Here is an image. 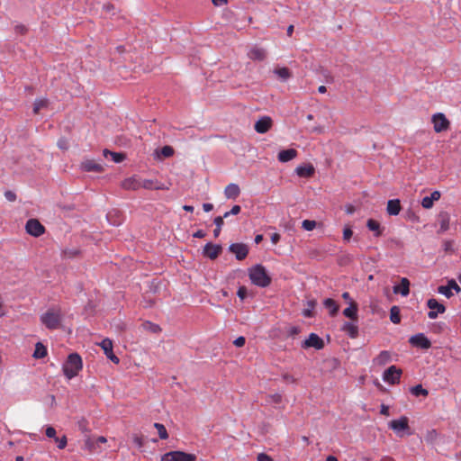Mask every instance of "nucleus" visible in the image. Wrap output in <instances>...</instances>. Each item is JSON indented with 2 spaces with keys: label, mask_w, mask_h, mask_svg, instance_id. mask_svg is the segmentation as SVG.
<instances>
[{
  "label": "nucleus",
  "mask_w": 461,
  "mask_h": 461,
  "mask_svg": "<svg viewBox=\"0 0 461 461\" xmlns=\"http://www.w3.org/2000/svg\"><path fill=\"white\" fill-rule=\"evenodd\" d=\"M41 323L49 330H58L61 327L62 313L60 309L50 308L41 316Z\"/></svg>",
  "instance_id": "1"
},
{
  "label": "nucleus",
  "mask_w": 461,
  "mask_h": 461,
  "mask_svg": "<svg viewBox=\"0 0 461 461\" xmlns=\"http://www.w3.org/2000/svg\"><path fill=\"white\" fill-rule=\"evenodd\" d=\"M249 279L255 285L267 287L271 283V277L267 275L262 265H257L249 270Z\"/></svg>",
  "instance_id": "2"
},
{
  "label": "nucleus",
  "mask_w": 461,
  "mask_h": 461,
  "mask_svg": "<svg viewBox=\"0 0 461 461\" xmlns=\"http://www.w3.org/2000/svg\"><path fill=\"white\" fill-rule=\"evenodd\" d=\"M81 357L77 353H72L68 357L67 361L63 365L64 375L71 379L77 375L78 372L82 369Z\"/></svg>",
  "instance_id": "3"
},
{
  "label": "nucleus",
  "mask_w": 461,
  "mask_h": 461,
  "mask_svg": "<svg viewBox=\"0 0 461 461\" xmlns=\"http://www.w3.org/2000/svg\"><path fill=\"white\" fill-rule=\"evenodd\" d=\"M389 428L393 429L399 437L411 435L409 426V419L406 416H402L398 420H393L388 424Z\"/></svg>",
  "instance_id": "4"
},
{
  "label": "nucleus",
  "mask_w": 461,
  "mask_h": 461,
  "mask_svg": "<svg viewBox=\"0 0 461 461\" xmlns=\"http://www.w3.org/2000/svg\"><path fill=\"white\" fill-rule=\"evenodd\" d=\"M195 459V455L183 451H170L161 457V461H194Z\"/></svg>",
  "instance_id": "5"
},
{
  "label": "nucleus",
  "mask_w": 461,
  "mask_h": 461,
  "mask_svg": "<svg viewBox=\"0 0 461 461\" xmlns=\"http://www.w3.org/2000/svg\"><path fill=\"white\" fill-rule=\"evenodd\" d=\"M431 122L433 123V129L437 133L446 131L450 127V122L442 113L433 114Z\"/></svg>",
  "instance_id": "6"
},
{
  "label": "nucleus",
  "mask_w": 461,
  "mask_h": 461,
  "mask_svg": "<svg viewBox=\"0 0 461 461\" xmlns=\"http://www.w3.org/2000/svg\"><path fill=\"white\" fill-rule=\"evenodd\" d=\"M402 373V369L395 366H391L384 372L383 379L390 384H399Z\"/></svg>",
  "instance_id": "7"
},
{
  "label": "nucleus",
  "mask_w": 461,
  "mask_h": 461,
  "mask_svg": "<svg viewBox=\"0 0 461 461\" xmlns=\"http://www.w3.org/2000/svg\"><path fill=\"white\" fill-rule=\"evenodd\" d=\"M25 229L30 235L34 237H39L45 231L44 226L37 219L28 220Z\"/></svg>",
  "instance_id": "8"
},
{
  "label": "nucleus",
  "mask_w": 461,
  "mask_h": 461,
  "mask_svg": "<svg viewBox=\"0 0 461 461\" xmlns=\"http://www.w3.org/2000/svg\"><path fill=\"white\" fill-rule=\"evenodd\" d=\"M427 306L430 309L428 312V317L431 320L436 319L438 313H444L446 312V307L434 298L428 300Z\"/></svg>",
  "instance_id": "9"
},
{
  "label": "nucleus",
  "mask_w": 461,
  "mask_h": 461,
  "mask_svg": "<svg viewBox=\"0 0 461 461\" xmlns=\"http://www.w3.org/2000/svg\"><path fill=\"white\" fill-rule=\"evenodd\" d=\"M409 342L412 346L422 349H429L431 347V342L423 333L411 336L409 339Z\"/></svg>",
  "instance_id": "10"
},
{
  "label": "nucleus",
  "mask_w": 461,
  "mask_h": 461,
  "mask_svg": "<svg viewBox=\"0 0 461 461\" xmlns=\"http://www.w3.org/2000/svg\"><path fill=\"white\" fill-rule=\"evenodd\" d=\"M272 126L273 120L269 116H263L255 122L254 129L258 133L263 134L267 132Z\"/></svg>",
  "instance_id": "11"
},
{
  "label": "nucleus",
  "mask_w": 461,
  "mask_h": 461,
  "mask_svg": "<svg viewBox=\"0 0 461 461\" xmlns=\"http://www.w3.org/2000/svg\"><path fill=\"white\" fill-rule=\"evenodd\" d=\"M230 251L235 254L238 260H243L249 254V248L243 243H233L229 248Z\"/></svg>",
  "instance_id": "12"
},
{
  "label": "nucleus",
  "mask_w": 461,
  "mask_h": 461,
  "mask_svg": "<svg viewBox=\"0 0 461 461\" xmlns=\"http://www.w3.org/2000/svg\"><path fill=\"white\" fill-rule=\"evenodd\" d=\"M222 248L221 245L207 243L203 248V256L210 258L215 259L221 253Z\"/></svg>",
  "instance_id": "13"
},
{
  "label": "nucleus",
  "mask_w": 461,
  "mask_h": 461,
  "mask_svg": "<svg viewBox=\"0 0 461 461\" xmlns=\"http://www.w3.org/2000/svg\"><path fill=\"white\" fill-rule=\"evenodd\" d=\"M122 187L125 190H132L136 191L141 188V178L138 176H132L131 177L125 178L122 182Z\"/></svg>",
  "instance_id": "14"
},
{
  "label": "nucleus",
  "mask_w": 461,
  "mask_h": 461,
  "mask_svg": "<svg viewBox=\"0 0 461 461\" xmlns=\"http://www.w3.org/2000/svg\"><path fill=\"white\" fill-rule=\"evenodd\" d=\"M303 347L314 348L316 349H321L324 347L323 340L315 333H311L307 339L304 340Z\"/></svg>",
  "instance_id": "15"
},
{
  "label": "nucleus",
  "mask_w": 461,
  "mask_h": 461,
  "mask_svg": "<svg viewBox=\"0 0 461 461\" xmlns=\"http://www.w3.org/2000/svg\"><path fill=\"white\" fill-rule=\"evenodd\" d=\"M248 57L255 61H263L267 58V51L263 48L254 46L248 52Z\"/></svg>",
  "instance_id": "16"
},
{
  "label": "nucleus",
  "mask_w": 461,
  "mask_h": 461,
  "mask_svg": "<svg viewBox=\"0 0 461 461\" xmlns=\"http://www.w3.org/2000/svg\"><path fill=\"white\" fill-rule=\"evenodd\" d=\"M295 173L300 177L309 178L315 173V168L312 164L300 165L295 168Z\"/></svg>",
  "instance_id": "17"
},
{
  "label": "nucleus",
  "mask_w": 461,
  "mask_h": 461,
  "mask_svg": "<svg viewBox=\"0 0 461 461\" xmlns=\"http://www.w3.org/2000/svg\"><path fill=\"white\" fill-rule=\"evenodd\" d=\"M141 188L148 190H166L168 189L164 184L154 179H141Z\"/></svg>",
  "instance_id": "18"
},
{
  "label": "nucleus",
  "mask_w": 461,
  "mask_h": 461,
  "mask_svg": "<svg viewBox=\"0 0 461 461\" xmlns=\"http://www.w3.org/2000/svg\"><path fill=\"white\" fill-rule=\"evenodd\" d=\"M81 167L83 168V170H85L86 172L100 173V172L104 171L103 166L101 164L97 163L94 159H87V160L84 161L81 165Z\"/></svg>",
  "instance_id": "19"
},
{
  "label": "nucleus",
  "mask_w": 461,
  "mask_h": 461,
  "mask_svg": "<svg viewBox=\"0 0 461 461\" xmlns=\"http://www.w3.org/2000/svg\"><path fill=\"white\" fill-rule=\"evenodd\" d=\"M393 293L400 294L402 296H407L410 294V281L406 277L401 279V283L398 285L393 286Z\"/></svg>",
  "instance_id": "20"
},
{
  "label": "nucleus",
  "mask_w": 461,
  "mask_h": 461,
  "mask_svg": "<svg viewBox=\"0 0 461 461\" xmlns=\"http://www.w3.org/2000/svg\"><path fill=\"white\" fill-rule=\"evenodd\" d=\"M297 154V150L294 149H284L278 153L277 158L280 162L285 163L295 158Z\"/></svg>",
  "instance_id": "21"
},
{
  "label": "nucleus",
  "mask_w": 461,
  "mask_h": 461,
  "mask_svg": "<svg viewBox=\"0 0 461 461\" xmlns=\"http://www.w3.org/2000/svg\"><path fill=\"white\" fill-rule=\"evenodd\" d=\"M358 307L357 304L354 301H350L349 306L344 309L343 314L347 318H349L350 320L354 321H357L358 315H357Z\"/></svg>",
  "instance_id": "22"
},
{
  "label": "nucleus",
  "mask_w": 461,
  "mask_h": 461,
  "mask_svg": "<svg viewBox=\"0 0 461 461\" xmlns=\"http://www.w3.org/2000/svg\"><path fill=\"white\" fill-rule=\"evenodd\" d=\"M240 194V189L237 184H229L224 189V194L228 199H236Z\"/></svg>",
  "instance_id": "23"
},
{
  "label": "nucleus",
  "mask_w": 461,
  "mask_h": 461,
  "mask_svg": "<svg viewBox=\"0 0 461 461\" xmlns=\"http://www.w3.org/2000/svg\"><path fill=\"white\" fill-rule=\"evenodd\" d=\"M341 330L351 339H356L358 337V326L353 322H345Z\"/></svg>",
  "instance_id": "24"
},
{
  "label": "nucleus",
  "mask_w": 461,
  "mask_h": 461,
  "mask_svg": "<svg viewBox=\"0 0 461 461\" xmlns=\"http://www.w3.org/2000/svg\"><path fill=\"white\" fill-rule=\"evenodd\" d=\"M401 208L402 207H401L400 200L393 199V200L388 201L386 211L389 215L395 216L400 213Z\"/></svg>",
  "instance_id": "25"
},
{
  "label": "nucleus",
  "mask_w": 461,
  "mask_h": 461,
  "mask_svg": "<svg viewBox=\"0 0 461 461\" xmlns=\"http://www.w3.org/2000/svg\"><path fill=\"white\" fill-rule=\"evenodd\" d=\"M366 227L369 230L374 232L375 237H380L382 235L383 229L377 221L374 219L367 220Z\"/></svg>",
  "instance_id": "26"
},
{
  "label": "nucleus",
  "mask_w": 461,
  "mask_h": 461,
  "mask_svg": "<svg viewBox=\"0 0 461 461\" xmlns=\"http://www.w3.org/2000/svg\"><path fill=\"white\" fill-rule=\"evenodd\" d=\"M391 361V353L387 350L381 351L374 359V363L378 366H384Z\"/></svg>",
  "instance_id": "27"
},
{
  "label": "nucleus",
  "mask_w": 461,
  "mask_h": 461,
  "mask_svg": "<svg viewBox=\"0 0 461 461\" xmlns=\"http://www.w3.org/2000/svg\"><path fill=\"white\" fill-rule=\"evenodd\" d=\"M449 221L450 218L448 213L442 212L439 214V233L445 232L449 229Z\"/></svg>",
  "instance_id": "28"
},
{
  "label": "nucleus",
  "mask_w": 461,
  "mask_h": 461,
  "mask_svg": "<svg viewBox=\"0 0 461 461\" xmlns=\"http://www.w3.org/2000/svg\"><path fill=\"white\" fill-rule=\"evenodd\" d=\"M323 304L330 311V316H335L337 314L339 311V305L333 299H325Z\"/></svg>",
  "instance_id": "29"
},
{
  "label": "nucleus",
  "mask_w": 461,
  "mask_h": 461,
  "mask_svg": "<svg viewBox=\"0 0 461 461\" xmlns=\"http://www.w3.org/2000/svg\"><path fill=\"white\" fill-rule=\"evenodd\" d=\"M104 156L105 158H107L108 156H111L113 161H114L115 163H121L126 158L124 153L113 152L108 149L104 150Z\"/></svg>",
  "instance_id": "30"
},
{
  "label": "nucleus",
  "mask_w": 461,
  "mask_h": 461,
  "mask_svg": "<svg viewBox=\"0 0 461 461\" xmlns=\"http://www.w3.org/2000/svg\"><path fill=\"white\" fill-rule=\"evenodd\" d=\"M157 156L161 158H170L174 154V149L171 146H164L159 150H156Z\"/></svg>",
  "instance_id": "31"
},
{
  "label": "nucleus",
  "mask_w": 461,
  "mask_h": 461,
  "mask_svg": "<svg viewBox=\"0 0 461 461\" xmlns=\"http://www.w3.org/2000/svg\"><path fill=\"white\" fill-rule=\"evenodd\" d=\"M46 355H47V348H46V347L42 343L38 342L36 344V346H35V350H34V353H33V357L35 358H42Z\"/></svg>",
  "instance_id": "32"
},
{
  "label": "nucleus",
  "mask_w": 461,
  "mask_h": 461,
  "mask_svg": "<svg viewBox=\"0 0 461 461\" xmlns=\"http://www.w3.org/2000/svg\"><path fill=\"white\" fill-rule=\"evenodd\" d=\"M390 320L394 324H398L401 322L400 308L398 306H393L391 308Z\"/></svg>",
  "instance_id": "33"
},
{
  "label": "nucleus",
  "mask_w": 461,
  "mask_h": 461,
  "mask_svg": "<svg viewBox=\"0 0 461 461\" xmlns=\"http://www.w3.org/2000/svg\"><path fill=\"white\" fill-rule=\"evenodd\" d=\"M49 101L47 99H36L33 104V113L38 114L40 111L48 106Z\"/></svg>",
  "instance_id": "34"
},
{
  "label": "nucleus",
  "mask_w": 461,
  "mask_h": 461,
  "mask_svg": "<svg viewBox=\"0 0 461 461\" xmlns=\"http://www.w3.org/2000/svg\"><path fill=\"white\" fill-rule=\"evenodd\" d=\"M274 73L283 80H286L291 77L290 70L285 67L276 68Z\"/></svg>",
  "instance_id": "35"
},
{
  "label": "nucleus",
  "mask_w": 461,
  "mask_h": 461,
  "mask_svg": "<svg viewBox=\"0 0 461 461\" xmlns=\"http://www.w3.org/2000/svg\"><path fill=\"white\" fill-rule=\"evenodd\" d=\"M411 393L414 396H428L429 392L428 390L424 389L421 384H417L411 388Z\"/></svg>",
  "instance_id": "36"
},
{
  "label": "nucleus",
  "mask_w": 461,
  "mask_h": 461,
  "mask_svg": "<svg viewBox=\"0 0 461 461\" xmlns=\"http://www.w3.org/2000/svg\"><path fill=\"white\" fill-rule=\"evenodd\" d=\"M154 427L157 429L158 436L161 439H167L168 438V434L166 427L161 423H154Z\"/></svg>",
  "instance_id": "37"
},
{
  "label": "nucleus",
  "mask_w": 461,
  "mask_h": 461,
  "mask_svg": "<svg viewBox=\"0 0 461 461\" xmlns=\"http://www.w3.org/2000/svg\"><path fill=\"white\" fill-rule=\"evenodd\" d=\"M99 346L102 348L105 355H108V353L113 349V342L109 339H103Z\"/></svg>",
  "instance_id": "38"
},
{
  "label": "nucleus",
  "mask_w": 461,
  "mask_h": 461,
  "mask_svg": "<svg viewBox=\"0 0 461 461\" xmlns=\"http://www.w3.org/2000/svg\"><path fill=\"white\" fill-rule=\"evenodd\" d=\"M266 402L269 404H279L282 402V395L279 393L269 394Z\"/></svg>",
  "instance_id": "39"
},
{
  "label": "nucleus",
  "mask_w": 461,
  "mask_h": 461,
  "mask_svg": "<svg viewBox=\"0 0 461 461\" xmlns=\"http://www.w3.org/2000/svg\"><path fill=\"white\" fill-rule=\"evenodd\" d=\"M438 438V432L436 429L428 430L425 435V440L427 443L432 444Z\"/></svg>",
  "instance_id": "40"
},
{
  "label": "nucleus",
  "mask_w": 461,
  "mask_h": 461,
  "mask_svg": "<svg viewBox=\"0 0 461 461\" xmlns=\"http://www.w3.org/2000/svg\"><path fill=\"white\" fill-rule=\"evenodd\" d=\"M438 292L443 295H445L447 298H450L453 295L452 291L450 290V287L448 285H440L438 287Z\"/></svg>",
  "instance_id": "41"
},
{
  "label": "nucleus",
  "mask_w": 461,
  "mask_h": 461,
  "mask_svg": "<svg viewBox=\"0 0 461 461\" xmlns=\"http://www.w3.org/2000/svg\"><path fill=\"white\" fill-rule=\"evenodd\" d=\"M302 227L305 230H312L316 227V221L312 220H304L302 222Z\"/></svg>",
  "instance_id": "42"
},
{
  "label": "nucleus",
  "mask_w": 461,
  "mask_h": 461,
  "mask_svg": "<svg viewBox=\"0 0 461 461\" xmlns=\"http://www.w3.org/2000/svg\"><path fill=\"white\" fill-rule=\"evenodd\" d=\"M54 440L58 444V447L59 449H64L67 447L68 440L66 436H63L62 438H56Z\"/></svg>",
  "instance_id": "43"
},
{
  "label": "nucleus",
  "mask_w": 461,
  "mask_h": 461,
  "mask_svg": "<svg viewBox=\"0 0 461 461\" xmlns=\"http://www.w3.org/2000/svg\"><path fill=\"white\" fill-rule=\"evenodd\" d=\"M144 327H145V329L149 330L153 333H157V332L160 331V328L158 325L154 324L149 321H147L146 323H144Z\"/></svg>",
  "instance_id": "44"
},
{
  "label": "nucleus",
  "mask_w": 461,
  "mask_h": 461,
  "mask_svg": "<svg viewBox=\"0 0 461 461\" xmlns=\"http://www.w3.org/2000/svg\"><path fill=\"white\" fill-rule=\"evenodd\" d=\"M45 434L48 438L55 439L56 437V429L52 426H48L45 429Z\"/></svg>",
  "instance_id": "45"
},
{
  "label": "nucleus",
  "mask_w": 461,
  "mask_h": 461,
  "mask_svg": "<svg viewBox=\"0 0 461 461\" xmlns=\"http://www.w3.org/2000/svg\"><path fill=\"white\" fill-rule=\"evenodd\" d=\"M421 205L425 209H430L433 206V202L431 201V198H429V196H425L421 200Z\"/></svg>",
  "instance_id": "46"
},
{
  "label": "nucleus",
  "mask_w": 461,
  "mask_h": 461,
  "mask_svg": "<svg viewBox=\"0 0 461 461\" xmlns=\"http://www.w3.org/2000/svg\"><path fill=\"white\" fill-rule=\"evenodd\" d=\"M352 235H353V231L350 227H346L343 230V240L345 241H348L351 239Z\"/></svg>",
  "instance_id": "47"
},
{
  "label": "nucleus",
  "mask_w": 461,
  "mask_h": 461,
  "mask_svg": "<svg viewBox=\"0 0 461 461\" xmlns=\"http://www.w3.org/2000/svg\"><path fill=\"white\" fill-rule=\"evenodd\" d=\"M132 440H133V443L138 447H142L143 445H144V441H143V438L139 436V435H133L132 437Z\"/></svg>",
  "instance_id": "48"
},
{
  "label": "nucleus",
  "mask_w": 461,
  "mask_h": 461,
  "mask_svg": "<svg viewBox=\"0 0 461 461\" xmlns=\"http://www.w3.org/2000/svg\"><path fill=\"white\" fill-rule=\"evenodd\" d=\"M447 285L448 287H450V290H455L456 293H459L460 292V287L459 285L456 284V282L454 280V279H451L447 282Z\"/></svg>",
  "instance_id": "49"
},
{
  "label": "nucleus",
  "mask_w": 461,
  "mask_h": 461,
  "mask_svg": "<svg viewBox=\"0 0 461 461\" xmlns=\"http://www.w3.org/2000/svg\"><path fill=\"white\" fill-rule=\"evenodd\" d=\"M5 197L9 202H14L16 200V194L13 191H10V190H7L5 192Z\"/></svg>",
  "instance_id": "50"
},
{
  "label": "nucleus",
  "mask_w": 461,
  "mask_h": 461,
  "mask_svg": "<svg viewBox=\"0 0 461 461\" xmlns=\"http://www.w3.org/2000/svg\"><path fill=\"white\" fill-rule=\"evenodd\" d=\"M246 343V339L244 337L240 336V337H238L234 341H233V344L238 347V348H241L245 345Z\"/></svg>",
  "instance_id": "51"
},
{
  "label": "nucleus",
  "mask_w": 461,
  "mask_h": 461,
  "mask_svg": "<svg viewBox=\"0 0 461 461\" xmlns=\"http://www.w3.org/2000/svg\"><path fill=\"white\" fill-rule=\"evenodd\" d=\"M282 378L284 381H285L287 383H293V384L296 383V379L294 377V375H292L288 373L283 374Z\"/></svg>",
  "instance_id": "52"
},
{
  "label": "nucleus",
  "mask_w": 461,
  "mask_h": 461,
  "mask_svg": "<svg viewBox=\"0 0 461 461\" xmlns=\"http://www.w3.org/2000/svg\"><path fill=\"white\" fill-rule=\"evenodd\" d=\"M237 294L241 300H244L247 297V288L245 286H240Z\"/></svg>",
  "instance_id": "53"
},
{
  "label": "nucleus",
  "mask_w": 461,
  "mask_h": 461,
  "mask_svg": "<svg viewBox=\"0 0 461 461\" xmlns=\"http://www.w3.org/2000/svg\"><path fill=\"white\" fill-rule=\"evenodd\" d=\"M14 30L17 33H21V34H24L27 32V28L23 24L16 25Z\"/></svg>",
  "instance_id": "54"
},
{
  "label": "nucleus",
  "mask_w": 461,
  "mask_h": 461,
  "mask_svg": "<svg viewBox=\"0 0 461 461\" xmlns=\"http://www.w3.org/2000/svg\"><path fill=\"white\" fill-rule=\"evenodd\" d=\"M452 246H453V242L451 240H446L443 243L444 250L446 252L451 251L452 250Z\"/></svg>",
  "instance_id": "55"
},
{
  "label": "nucleus",
  "mask_w": 461,
  "mask_h": 461,
  "mask_svg": "<svg viewBox=\"0 0 461 461\" xmlns=\"http://www.w3.org/2000/svg\"><path fill=\"white\" fill-rule=\"evenodd\" d=\"M258 461H273V459L267 454L261 453L258 456Z\"/></svg>",
  "instance_id": "56"
},
{
  "label": "nucleus",
  "mask_w": 461,
  "mask_h": 461,
  "mask_svg": "<svg viewBox=\"0 0 461 461\" xmlns=\"http://www.w3.org/2000/svg\"><path fill=\"white\" fill-rule=\"evenodd\" d=\"M223 219L224 218L222 216H218V217H216L214 219L213 221H214V224L216 225V227H218V228H221L222 227V225L224 223Z\"/></svg>",
  "instance_id": "57"
},
{
  "label": "nucleus",
  "mask_w": 461,
  "mask_h": 461,
  "mask_svg": "<svg viewBox=\"0 0 461 461\" xmlns=\"http://www.w3.org/2000/svg\"><path fill=\"white\" fill-rule=\"evenodd\" d=\"M240 211H241V208L240 205H234V206H232L230 211H229V213H231L232 215H237L240 212Z\"/></svg>",
  "instance_id": "58"
},
{
  "label": "nucleus",
  "mask_w": 461,
  "mask_h": 461,
  "mask_svg": "<svg viewBox=\"0 0 461 461\" xmlns=\"http://www.w3.org/2000/svg\"><path fill=\"white\" fill-rule=\"evenodd\" d=\"M380 413L382 415H384V416H389L390 415V412H389V407L385 404H382L381 405V411H380Z\"/></svg>",
  "instance_id": "59"
},
{
  "label": "nucleus",
  "mask_w": 461,
  "mask_h": 461,
  "mask_svg": "<svg viewBox=\"0 0 461 461\" xmlns=\"http://www.w3.org/2000/svg\"><path fill=\"white\" fill-rule=\"evenodd\" d=\"M429 198H431V201L434 203L435 201H438L440 198V193L438 191H434L429 195Z\"/></svg>",
  "instance_id": "60"
},
{
  "label": "nucleus",
  "mask_w": 461,
  "mask_h": 461,
  "mask_svg": "<svg viewBox=\"0 0 461 461\" xmlns=\"http://www.w3.org/2000/svg\"><path fill=\"white\" fill-rule=\"evenodd\" d=\"M280 234L277 232H275L271 235V241L273 244H276L280 240Z\"/></svg>",
  "instance_id": "61"
},
{
  "label": "nucleus",
  "mask_w": 461,
  "mask_h": 461,
  "mask_svg": "<svg viewBox=\"0 0 461 461\" xmlns=\"http://www.w3.org/2000/svg\"><path fill=\"white\" fill-rule=\"evenodd\" d=\"M58 146L61 149H68V144H67V141L65 140H59L58 141Z\"/></svg>",
  "instance_id": "62"
},
{
  "label": "nucleus",
  "mask_w": 461,
  "mask_h": 461,
  "mask_svg": "<svg viewBox=\"0 0 461 461\" xmlns=\"http://www.w3.org/2000/svg\"><path fill=\"white\" fill-rule=\"evenodd\" d=\"M193 236L194 238H203L205 236V232L203 230H198L193 234Z\"/></svg>",
  "instance_id": "63"
},
{
  "label": "nucleus",
  "mask_w": 461,
  "mask_h": 461,
  "mask_svg": "<svg viewBox=\"0 0 461 461\" xmlns=\"http://www.w3.org/2000/svg\"><path fill=\"white\" fill-rule=\"evenodd\" d=\"M203 208L204 212H211L213 209V204H212V203H203Z\"/></svg>",
  "instance_id": "64"
}]
</instances>
